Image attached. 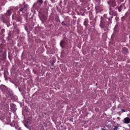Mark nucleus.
I'll list each match as a JSON object with an SVG mask.
<instances>
[{"mask_svg":"<svg viewBox=\"0 0 130 130\" xmlns=\"http://www.w3.org/2000/svg\"><path fill=\"white\" fill-rule=\"evenodd\" d=\"M18 14L23 15L24 16L25 20H27L28 15H29V10H28V5H20L18 8Z\"/></svg>","mask_w":130,"mask_h":130,"instance_id":"nucleus-1","label":"nucleus"},{"mask_svg":"<svg viewBox=\"0 0 130 130\" xmlns=\"http://www.w3.org/2000/svg\"><path fill=\"white\" fill-rule=\"evenodd\" d=\"M112 18H113V16L109 18L108 21H107V22L104 21V23L103 21H101L100 26L102 28V31H104L105 33H106V32L109 30L108 27L109 26V25H111V24L112 23Z\"/></svg>","mask_w":130,"mask_h":130,"instance_id":"nucleus-2","label":"nucleus"},{"mask_svg":"<svg viewBox=\"0 0 130 130\" xmlns=\"http://www.w3.org/2000/svg\"><path fill=\"white\" fill-rule=\"evenodd\" d=\"M12 20H14V21H16V22H22V20H23V18L20 15H18L16 14H14L12 15Z\"/></svg>","mask_w":130,"mask_h":130,"instance_id":"nucleus-3","label":"nucleus"},{"mask_svg":"<svg viewBox=\"0 0 130 130\" xmlns=\"http://www.w3.org/2000/svg\"><path fill=\"white\" fill-rule=\"evenodd\" d=\"M43 5V0H37V2L34 4V7L39 9Z\"/></svg>","mask_w":130,"mask_h":130,"instance_id":"nucleus-4","label":"nucleus"},{"mask_svg":"<svg viewBox=\"0 0 130 130\" xmlns=\"http://www.w3.org/2000/svg\"><path fill=\"white\" fill-rule=\"evenodd\" d=\"M109 15H110L111 16H117V12L112 10V7H111V5H110L109 7Z\"/></svg>","mask_w":130,"mask_h":130,"instance_id":"nucleus-5","label":"nucleus"},{"mask_svg":"<svg viewBox=\"0 0 130 130\" xmlns=\"http://www.w3.org/2000/svg\"><path fill=\"white\" fill-rule=\"evenodd\" d=\"M1 20L4 23H8V21L9 20V18L7 17L6 15H2L1 17Z\"/></svg>","mask_w":130,"mask_h":130,"instance_id":"nucleus-6","label":"nucleus"},{"mask_svg":"<svg viewBox=\"0 0 130 130\" xmlns=\"http://www.w3.org/2000/svg\"><path fill=\"white\" fill-rule=\"evenodd\" d=\"M107 3L109 5V7L111 6V8H114V7H116V2H115V0H110V1H108Z\"/></svg>","mask_w":130,"mask_h":130,"instance_id":"nucleus-7","label":"nucleus"},{"mask_svg":"<svg viewBox=\"0 0 130 130\" xmlns=\"http://www.w3.org/2000/svg\"><path fill=\"white\" fill-rule=\"evenodd\" d=\"M62 26H64L65 27H70L71 24H70V20L67 21L66 20L63 21L61 22Z\"/></svg>","mask_w":130,"mask_h":130,"instance_id":"nucleus-8","label":"nucleus"},{"mask_svg":"<svg viewBox=\"0 0 130 130\" xmlns=\"http://www.w3.org/2000/svg\"><path fill=\"white\" fill-rule=\"evenodd\" d=\"M83 25L86 27V28H89V19L88 18H85L84 19Z\"/></svg>","mask_w":130,"mask_h":130,"instance_id":"nucleus-9","label":"nucleus"},{"mask_svg":"<svg viewBox=\"0 0 130 130\" xmlns=\"http://www.w3.org/2000/svg\"><path fill=\"white\" fill-rule=\"evenodd\" d=\"M24 124L25 125V126L26 127H27L28 128V127H31V126H32V125H31V123L30 122V121H28V120H25L24 122Z\"/></svg>","mask_w":130,"mask_h":130,"instance_id":"nucleus-10","label":"nucleus"},{"mask_svg":"<svg viewBox=\"0 0 130 130\" xmlns=\"http://www.w3.org/2000/svg\"><path fill=\"white\" fill-rule=\"evenodd\" d=\"M13 13V10L11 9H9L7 11V13L6 14V16L9 18V17L11 16L12 15V13Z\"/></svg>","mask_w":130,"mask_h":130,"instance_id":"nucleus-11","label":"nucleus"},{"mask_svg":"<svg viewBox=\"0 0 130 130\" xmlns=\"http://www.w3.org/2000/svg\"><path fill=\"white\" fill-rule=\"evenodd\" d=\"M123 123L128 124L130 123V118L129 117H126L122 120Z\"/></svg>","mask_w":130,"mask_h":130,"instance_id":"nucleus-12","label":"nucleus"},{"mask_svg":"<svg viewBox=\"0 0 130 130\" xmlns=\"http://www.w3.org/2000/svg\"><path fill=\"white\" fill-rule=\"evenodd\" d=\"M101 10H102V9H101V7H100V6H96L95 7V10H96V13H99V12H101Z\"/></svg>","mask_w":130,"mask_h":130,"instance_id":"nucleus-13","label":"nucleus"},{"mask_svg":"<svg viewBox=\"0 0 130 130\" xmlns=\"http://www.w3.org/2000/svg\"><path fill=\"white\" fill-rule=\"evenodd\" d=\"M124 6V5H123V4L120 5L119 6V7L118 8V12H121V11H122V9Z\"/></svg>","mask_w":130,"mask_h":130,"instance_id":"nucleus-14","label":"nucleus"},{"mask_svg":"<svg viewBox=\"0 0 130 130\" xmlns=\"http://www.w3.org/2000/svg\"><path fill=\"white\" fill-rule=\"evenodd\" d=\"M114 33H117L118 32V27L117 25H116L114 28Z\"/></svg>","mask_w":130,"mask_h":130,"instance_id":"nucleus-15","label":"nucleus"},{"mask_svg":"<svg viewBox=\"0 0 130 130\" xmlns=\"http://www.w3.org/2000/svg\"><path fill=\"white\" fill-rule=\"evenodd\" d=\"M63 43H64V41H61L60 43L61 47H62V46H63Z\"/></svg>","mask_w":130,"mask_h":130,"instance_id":"nucleus-16","label":"nucleus"},{"mask_svg":"<svg viewBox=\"0 0 130 130\" xmlns=\"http://www.w3.org/2000/svg\"><path fill=\"white\" fill-rule=\"evenodd\" d=\"M3 88L4 89L3 90H4L5 92H6V93H8V92L7 91V90H8V88H7V87L5 86H3Z\"/></svg>","mask_w":130,"mask_h":130,"instance_id":"nucleus-17","label":"nucleus"},{"mask_svg":"<svg viewBox=\"0 0 130 130\" xmlns=\"http://www.w3.org/2000/svg\"><path fill=\"white\" fill-rule=\"evenodd\" d=\"M118 127L117 126H116L114 127L113 130H118Z\"/></svg>","mask_w":130,"mask_h":130,"instance_id":"nucleus-18","label":"nucleus"},{"mask_svg":"<svg viewBox=\"0 0 130 130\" xmlns=\"http://www.w3.org/2000/svg\"><path fill=\"white\" fill-rule=\"evenodd\" d=\"M5 32H6V30L5 29H2L1 30V33H5Z\"/></svg>","mask_w":130,"mask_h":130,"instance_id":"nucleus-19","label":"nucleus"},{"mask_svg":"<svg viewBox=\"0 0 130 130\" xmlns=\"http://www.w3.org/2000/svg\"><path fill=\"white\" fill-rule=\"evenodd\" d=\"M123 50H125V51L127 52V48H123Z\"/></svg>","mask_w":130,"mask_h":130,"instance_id":"nucleus-20","label":"nucleus"},{"mask_svg":"<svg viewBox=\"0 0 130 130\" xmlns=\"http://www.w3.org/2000/svg\"><path fill=\"white\" fill-rule=\"evenodd\" d=\"M37 30H39V27H37V28H36L35 31L36 32V31H37Z\"/></svg>","mask_w":130,"mask_h":130,"instance_id":"nucleus-21","label":"nucleus"},{"mask_svg":"<svg viewBox=\"0 0 130 130\" xmlns=\"http://www.w3.org/2000/svg\"><path fill=\"white\" fill-rule=\"evenodd\" d=\"M17 29V33H18L19 32H20V30H19L18 28H16Z\"/></svg>","mask_w":130,"mask_h":130,"instance_id":"nucleus-22","label":"nucleus"},{"mask_svg":"<svg viewBox=\"0 0 130 130\" xmlns=\"http://www.w3.org/2000/svg\"><path fill=\"white\" fill-rule=\"evenodd\" d=\"M25 29L26 31H27V32H28V31H27L28 28H27V27H25Z\"/></svg>","mask_w":130,"mask_h":130,"instance_id":"nucleus-23","label":"nucleus"},{"mask_svg":"<svg viewBox=\"0 0 130 130\" xmlns=\"http://www.w3.org/2000/svg\"><path fill=\"white\" fill-rule=\"evenodd\" d=\"M87 10L89 11L90 10V7H87Z\"/></svg>","mask_w":130,"mask_h":130,"instance_id":"nucleus-24","label":"nucleus"},{"mask_svg":"<svg viewBox=\"0 0 130 130\" xmlns=\"http://www.w3.org/2000/svg\"><path fill=\"white\" fill-rule=\"evenodd\" d=\"M32 26H34V23H32Z\"/></svg>","mask_w":130,"mask_h":130,"instance_id":"nucleus-25","label":"nucleus"},{"mask_svg":"<svg viewBox=\"0 0 130 130\" xmlns=\"http://www.w3.org/2000/svg\"><path fill=\"white\" fill-rule=\"evenodd\" d=\"M127 14H125V17H127Z\"/></svg>","mask_w":130,"mask_h":130,"instance_id":"nucleus-26","label":"nucleus"},{"mask_svg":"<svg viewBox=\"0 0 130 130\" xmlns=\"http://www.w3.org/2000/svg\"><path fill=\"white\" fill-rule=\"evenodd\" d=\"M122 111H123V112H125V111L124 110H122Z\"/></svg>","mask_w":130,"mask_h":130,"instance_id":"nucleus-27","label":"nucleus"},{"mask_svg":"<svg viewBox=\"0 0 130 130\" xmlns=\"http://www.w3.org/2000/svg\"><path fill=\"white\" fill-rule=\"evenodd\" d=\"M122 18H123V19H124V18H125V17L123 16Z\"/></svg>","mask_w":130,"mask_h":130,"instance_id":"nucleus-28","label":"nucleus"},{"mask_svg":"<svg viewBox=\"0 0 130 130\" xmlns=\"http://www.w3.org/2000/svg\"><path fill=\"white\" fill-rule=\"evenodd\" d=\"M49 27H51V25H49Z\"/></svg>","mask_w":130,"mask_h":130,"instance_id":"nucleus-29","label":"nucleus"},{"mask_svg":"<svg viewBox=\"0 0 130 130\" xmlns=\"http://www.w3.org/2000/svg\"><path fill=\"white\" fill-rule=\"evenodd\" d=\"M1 10H2V9L0 8V11H1Z\"/></svg>","mask_w":130,"mask_h":130,"instance_id":"nucleus-30","label":"nucleus"},{"mask_svg":"<svg viewBox=\"0 0 130 130\" xmlns=\"http://www.w3.org/2000/svg\"><path fill=\"white\" fill-rule=\"evenodd\" d=\"M97 2H98V1H99V0H96Z\"/></svg>","mask_w":130,"mask_h":130,"instance_id":"nucleus-31","label":"nucleus"},{"mask_svg":"<svg viewBox=\"0 0 130 130\" xmlns=\"http://www.w3.org/2000/svg\"><path fill=\"white\" fill-rule=\"evenodd\" d=\"M45 19H46V17H45Z\"/></svg>","mask_w":130,"mask_h":130,"instance_id":"nucleus-32","label":"nucleus"}]
</instances>
